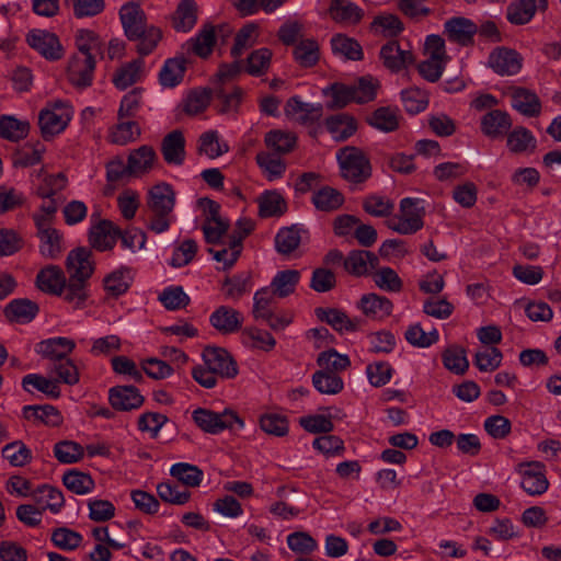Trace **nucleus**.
<instances>
[{
    "mask_svg": "<svg viewBox=\"0 0 561 561\" xmlns=\"http://www.w3.org/2000/svg\"><path fill=\"white\" fill-rule=\"evenodd\" d=\"M175 193L170 184L161 182L149 188L146 197L147 228L154 233L167 231L172 222Z\"/></svg>",
    "mask_w": 561,
    "mask_h": 561,
    "instance_id": "obj_1",
    "label": "nucleus"
},
{
    "mask_svg": "<svg viewBox=\"0 0 561 561\" xmlns=\"http://www.w3.org/2000/svg\"><path fill=\"white\" fill-rule=\"evenodd\" d=\"M341 176L350 183L359 184L371 176V164L365 152L352 146L340 149L336 153Z\"/></svg>",
    "mask_w": 561,
    "mask_h": 561,
    "instance_id": "obj_2",
    "label": "nucleus"
},
{
    "mask_svg": "<svg viewBox=\"0 0 561 561\" xmlns=\"http://www.w3.org/2000/svg\"><path fill=\"white\" fill-rule=\"evenodd\" d=\"M417 199L405 197L400 202L399 214L387 221L389 229L400 234H413L423 227L424 209Z\"/></svg>",
    "mask_w": 561,
    "mask_h": 561,
    "instance_id": "obj_3",
    "label": "nucleus"
},
{
    "mask_svg": "<svg viewBox=\"0 0 561 561\" xmlns=\"http://www.w3.org/2000/svg\"><path fill=\"white\" fill-rule=\"evenodd\" d=\"M193 420L197 426L206 433L218 434L226 428L231 430L233 424L244 426L243 420L232 410L226 409L217 413L207 409L198 408L193 412Z\"/></svg>",
    "mask_w": 561,
    "mask_h": 561,
    "instance_id": "obj_4",
    "label": "nucleus"
},
{
    "mask_svg": "<svg viewBox=\"0 0 561 561\" xmlns=\"http://www.w3.org/2000/svg\"><path fill=\"white\" fill-rule=\"evenodd\" d=\"M27 44L47 60H59L64 48L58 36L44 30H33L26 36Z\"/></svg>",
    "mask_w": 561,
    "mask_h": 561,
    "instance_id": "obj_5",
    "label": "nucleus"
},
{
    "mask_svg": "<svg viewBox=\"0 0 561 561\" xmlns=\"http://www.w3.org/2000/svg\"><path fill=\"white\" fill-rule=\"evenodd\" d=\"M70 122V113L61 103H56L54 108L42 110L38 124L45 139L61 133Z\"/></svg>",
    "mask_w": 561,
    "mask_h": 561,
    "instance_id": "obj_6",
    "label": "nucleus"
},
{
    "mask_svg": "<svg viewBox=\"0 0 561 561\" xmlns=\"http://www.w3.org/2000/svg\"><path fill=\"white\" fill-rule=\"evenodd\" d=\"M203 359L209 369L222 378H233L238 374L234 360L225 348L207 346L203 351Z\"/></svg>",
    "mask_w": 561,
    "mask_h": 561,
    "instance_id": "obj_7",
    "label": "nucleus"
},
{
    "mask_svg": "<svg viewBox=\"0 0 561 561\" xmlns=\"http://www.w3.org/2000/svg\"><path fill=\"white\" fill-rule=\"evenodd\" d=\"M76 348V342L71 339L57 336L41 341L35 346V352L50 364L62 362L69 358V355Z\"/></svg>",
    "mask_w": 561,
    "mask_h": 561,
    "instance_id": "obj_8",
    "label": "nucleus"
},
{
    "mask_svg": "<svg viewBox=\"0 0 561 561\" xmlns=\"http://www.w3.org/2000/svg\"><path fill=\"white\" fill-rule=\"evenodd\" d=\"M382 65L392 72H399L408 68L415 60L413 53L410 49H404L400 46L398 41H389L386 43L379 53Z\"/></svg>",
    "mask_w": 561,
    "mask_h": 561,
    "instance_id": "obj_9",
    "label": "nucleus"
},
{
    "mask_svg": "<svg viewBox=\"0 0 561 561\" xmlns=\"http://www.w3.org/2000/svg\"><path fill=\"white\" fill-rule=\"evenodd\" d=\"M95 60L93 56L73 55L68 66V80L78 89L91 85Z\"/></svg>",
    "mask_w": 561,
    "mask_h": 561,
    "instance_id": "obj_10",
    "label": "nucleus"
},
{
    "mask_svg": "<svg viewBox=\"0 0 561 561\" xmlns=\"http://www.w3.org/2000/svg\"><path fill=\"white\" fill-rule=\"evenodd\" d=\"M523 58L514 49L495 48L489 56L488 64L500 76H514L522 69Z\"/></svg>",
    "mask_w": 561,
    "mask_h": 561,
    "instance_id": "obj_11",
    "label": "nucleus"
},
{
    "mask_svg": "<svg viewBox=\"0 0 561 561\" xmlns=\"http://www.w3.org/2000/svg\"><path fill=\"white\" fill-rule=\"evenodd\" d=\"M548 9V0H516L506 8V19L514 25H525L537 12Z\"/></svg>",
    "mask_w": 561,
    "mask_h": 561,
    "instance_id": "obj_12",
    "label": "nucleus"
},
{
    "mask_svg": "<svg viewBox=\"0 0 561 561\" xmlns=\"http://www.w3.org/2000/svg\"><path fill=\"white\" fill-rule=\"evenodd\" d=\"M91 255V251L85 248H78L69 252L66 261L69 278L88 283L94 271Z\"/></svg>",
    "mask_w": 561,
    "mask_h": 561,
    "instance_id": "obj_13",
    "label": "nucleus"
},
{
    "mask_svg": "<svg viewBox=\"0 0 561 561\" xmlns=\"http://www.w3.org/2000/svg\"><path fill=\"white\" fill-rule=\"evenodd\" d=\"M285 114L302 125H313L322 117L323 108L321 104L306 103L293 96L285 105Z\"/></svg>",
    "mask_w": 561,
    "mask_h": 561,
    "instance_id": "obj_14",
    "label": "nucleus"
},
{
    "mask_svg": "<svg viewBox=\"0 0 561 561\" xmlns=\"http://www.w3.org/2000/svg\"><path fill=\"white\" fill-rule=\"evenodd\" d=\"M378 265V256L374 252L366 250H353L343 261L345 271L356 277L368 275Z\"/></svg>",
    "mask_w": 561,
    "mask_h": 561,
    "instance_id": "obj_15",
    "label": "nucleus"
},
{
    "mask_svg": "<svg viewBox=\"0 0 561 561\" xmlns=\"http://www.w3.org/2000/svg\"><path fill=\"white\" fill-rule=\"evenodd\" d=\"M119 16L128 39H136L148 27L145 12L134 2L124 4Z\"/></svg>",
    "mask_w": 561,
    "mask_h": 561,
    "instance_id": "obj_16",
    "label": "nucleus"
},
{
    "mask_svg": "<svg viewBox=\"0 0 561 561\" xmlns=\"http://www.w3.org/2000/svg\"><path fill=\"white\" fill-rule=\"evenodd\" d=\"M157 160V153L151 146L144 145L131 150L127 159L129 176L139 178L149 173Z\"/></svg>",
    "mask_w": 561,
    "mask_h": 561,
    "instance_id": "obj_17",
    "label": "nucleus"
},
{
    "mask_svg": "<svg viewBox=\"0 0 561 561\" xmlns=\"http://www.w3.org/2000/svg\"><path fill=\"white\" fill-rule=\"evenodd\" d=\"M477 32L478 26L471 20L462 16L451 18L444 25V33L448 39L462 46L472 44Z\"/></svg>",
    "mask_w": 561,
    "mask_h": 561,
    "instance_id": "obj_18",
    "label": "nucleus"
},
{
    "mask_svg": "<svg viewBox=\"0 0 561 561\" xmlns=\"http://www.w3.org/2000/svg\"><path fill=\"white\" fill-rule=\"evenodd\" d=\"M108 400L111 405L118 411L138 409L144 403V397L134 386H116L111 388Z\"/></svg>",
    "mask_w": 561,
    "mask_h": 561,
    "instance_id": "obj_19",
    "label": "nucleus"
},
{
    "mask_svg": "<svg viewBox=\"0 0 561 561\" xmlns=\"http://www.w3.org/2000/svg\"><path fill=\"white\" fill-rule=\"evenodd\" d=\"M242 314L229 307L219 306L209 317V322L221 334L238 332L242 327Z\"/></svg>",
    "mask_w": 561,
    "mask_h": 561,
    "instance_id": "obj_20",
    "label": "nucleus"
},
{
    "mask_svg": "<svg viewBox=\"0 0 561 561\" xmlns=\"http://www.w3.org/2000/svg\"><path fill=\"white\" fill-rule=\"evenodd\" d=\"M314 313L320 321L328 323L340 333L354 332L359 329L362 323L359 319H351L345 312L336 308L319 307L314 310Z\"/></svg>",
    "mask_w": 561,
    "mask_h": 561,
    "instance_id": "obj_21",
    "label": "nucleus"
},
{
    "mask_svg": "<svg viewBox=\"0 0 561 561\" xmlns=\"http://www.w3.org/2000/svg\"><path fill=\"white\" fill-rule=\"evenodd\" d=\"M161 153L168 164L181 165L185 160V139L179 129L169 133L161 142Z\"/></svg>",
    "mask_w": 561,
    "mask_h": 561,
    "instance_id": "obj_22",
    "label": "nucleus"
},
{
    "mask_svg": "<svg viewBox=\"0 0 561 561\" xmlns=\"http://www.w3.org/2000/svg\"><path fill=\"white\" fill-rule=\"evenodd\" d=\"M512 106L527 117H536L541 112V102L537 94L528 89L514 87L511 89Z\"/></svg>",
    "mask_w": 561,
    "mask_h": 561,
    "instance_id": "obj_23",
    "label": "nucleus"
},
{
    "mask_svg": "<svg viewBox=\"0 0 561 561\" xmlns=\"http://www.w3.org/2000/svg\"><path fill=\"white\" fill-rule=\"evenodd\" d=\"M66 277L57 265H48L42 268L36 276V286L39 290L60 296L65 287Z\"/></svg>",
    "mask_w": 561,
    "mask_h": 561,
    "instance_id": "obj_24",
    "label": "nucleus"
},
{
    "mask_svg": "<svg viewBox=\"0 0 561 561\" xmlns=\"http://www.w3.org/2000/svg\"><path fill=\"white\" fill-rule=\"evenodd\" d=\"M119 234L121 230L117 227L108 220H103L91 228L89 239L94 249L106 251L115 245Z\"/></svg>",
    "mask_w": 561,
    "mask_h": 561,
    "instance_id": "obj_25",
    "label": "nucleus"
},
{
    "mask_svg": "<svg viewBox=\"0 0 561 561\" xmlns=\"http://www.w3.org/2000/svg\"><path fill=\"white\" fill-rule=\"evenodd\" d=\"M512 127L508 113L501 110H491L481 118V130L490 138H497Z\"/></svg>",
    "mask_w": 561,
    "mask_h": 561,
    "instance_id": "obj_26",
    "label": "nucleus"
},
{
    "mask_svg": "<svg viewBox=\"0 0 561 561\" xmlns=\"http://www.w3.org/2000/svg\"><path fill=\"white\" fill-rule=\"evenodd\" d=\"M38 305L30 299L20 298L10 301L4 308V314L11 322L27 323L38 313Z\"/></svg>",
    "mask_w": 561,
    "mask_h": 561,
    "instance_id": "obj_27",
    "label": "nucleus"
},
{
    "mask_svg": "<svg viewBox=\"0 0 561 561\" xmlns=\"http://www.w3.org/2000/svg\"><path fill=\"white\" fill-rule=\"evenodd\" d=\"M197 21V4L194 0H181L171 15L172 27L176 32L191 31Z\"/></svg>",
    "mask_w": 561,
    "mask_h": 561,
    "instance_id": "obj_28",
    "label": "nucleus"
},
{
    "mask_svg": "<svg viewBox=\"0 0 561 561\" xmlns=\"http://www.w3.org/2000/svg\"><path fill=\"white\" fill-rule=\"evenodd\" d=\"M400 111L397 107L381 106L375 110L366 122L374 128L391 133L399 128Z\"/></svg>",
    "mask_w": 561,
    "mask_h": 561,
    "instance_id": "obj_29",
    "label": "nucleus"
},
{
    "mask_svg": "<svg viewBox=\"0 0 561 561\" xmlns=\"http://www.w3.org/2000/svg\"><path fill=\"white\" fill-rule=\"evenodd\" d=\"M325 127L334 140L345 141L357 130V123L353 116L341 113L329 116L325 119Z\"/></svg>",
    "mask_w": 561,
    "mask_h": 561,
    "instance_id": "obj_30",
    "label": "nucleus"
},
{
    "mask_svg": "<svg viewBox=\"0 0 561 561\" xmlns=\"http://www.w3.org/2000/svg\"><path fill=\"white\" fill-rule=\"evenodd\" d=\"M261 218L280 217L287 210L285 198L277 191H265L257 197Z\"/></svg>",
    "mask_w": 561,
    "mask_h": 561,
    "instance_id": "obj_31",
    "label": "nucleus"
},
{
    "mask_svg": "<svg viewBox=\"0 0 561 561\" xmlns=\"http://www.w3.org/2000/svg\"><path fill=\"white\" fill-rule=\"evenodd\" d=\"M528 469L523 472L522 488L530 495H540L545 493L549 486V482L541 471L539 462L527 465Z\"/></svg>",
    "mask_w": 561,
    "mask_h": 561,
    "instance_id": "obj_32",
    "label": "nucleus"
},
{
    "mask_svg": "<svg viewBox=\"0 0 561 561\" xmlns=\"http://www.w3.org/2000/svg\"><path fill=\"white\" fill-rule=\"evenodd\" d=\"M264 142L268 151L282 157L294 150L297 137L294 133L275 129L265 135Z\"/></svg>",
    "mask_w": 561,
    "mask_h": 561,
    "instance_id": "obj_33",
    "label": "nucleus"
},
{
    "mask_svg": "<svg viewBox=\"0 0 561 561\" xmlns=\"http://www.w3.org/2000/svg\"><path fill=\"white\" fill-rule=\"evenodd\" d=\"M329 12L339 23L357 24L364 16V11L348 0H332Z\"/></svg>",
    "mask_w": 561,
    "mask_h": 561,
    "instance_id": "obj_34",
    "label": "nucleus"
},
{
    "mask_svg": "<svg viewBox=\"0 0 561 561\" xmlns=\"http://www.w3.org/2000/svg\"><path fill=\"white\" fill-rule=\"evenodd\" d=\"M41 228L42 231L37 232L41 254L46 259H58L64 251L62 236L55 228L48 230L43 226Z\"/></svg>",
    "mask_w": 561,
    "mask_h": 561,
    "instance_id": "obj_35",
    "label": "nucleus"
},
{
    "mask_svg": "<svg viewBox=\"0 0 561 561\" xmlns=\"http://www.w3.org/2000/svg\"><path fill=\"white\" fill-rule=\"evenodd\" d=\"M305 232L304 229L296 225L282 228L275 237L276 251L283 255L291 254L298 249Z\"/></svg>",
    "mask_w": 561,
    "mask_h": 561,
    "instance_id": "obj_36",
    "label": "nucleus"
},
{
    "mask_svg": "<svg viewBox=\"0 0 561 561\" xmlns=\"http://www.w3.org/2000/svg\"><path fill=\"white\" fill-rule=\"evenodd\" d=\"M312 204L320 211H334L344 204L343 194L331 186H323L312 195Z\"/></svg>",
    "mask_w": 561,
    "mask_h": 561,
    "instance_id": "obj_37",
    "label": "nucleus"
},
{
    "mask_svg": "<svg viewBox=\"0 0 561 561\" xmlns=\"http://www.w3.org/2000/svg\"><path fill=\"white\" fill-rule=\"evenodd\" d=\"M142 68L144 60L135 59L118 68L113 75L112 82L117 89L125 90L140 79Z\"/></svg>",
    "mask_w": 561,
    "mask_h": 561,
    "instance_id": "obj_38",
    "label": "nucleus"
},
{
    "mask_svg": "<svg viewBox=\"0 0 561 561\" xmlns=\"http://www.w3.org/2000/svg\"><path fill=\"white\" fill-rule=\"evenodd\" d=\"M255 160L268 181L282 178L286 171L285 160L271 151L259 152Z\"/></svg>",
    "mask_w": 561,
    "mask_h": 561,
    "instance_id": "obj_39",
    "label": "nucleus"
},
{
    "mask_svg": "<svg viewBox=\"0 0 561 561\" xmlns=\"http://www.w3.org/2000/svg\"><path fill=\"white\" fill-rule=\"evenodd\" d=\"M299 279L300 272L297 270L280 271L271 283V291L279 298H285L295 291Z\"/></svg>",
    "mask_w": 561,
    "mask_h": 561,
    "instance_id": "obj_40",
    "label": "nucleus"
},
{
    "mask_svg": "<svg viewBox=\"0 0 561 561\" xmlns=\"http://www.w3.org/2000/svg\"><path fill=\"white\" fill-rule=\"evenodd\" d=\"M30 131L27 121H21L10 115L0 117V136L10 141H19L24 139Z\"/></svg>",
    "mask_w": 561,
    "mask_h": 561,
    "instance_id": "obj_41",
    "label": "nucleus"
},
{
    "mask_svg": "<svg viewBox=\"0 0 561 561\" xmlns=\"http://www.w3.org/2000/svg\"><path fill=\"white\" fill-rule=\"evenodd\" d=\"M331 47L334 54L350 60H362L363 49L359 43L343 34H336L331 39Z\"/></svg>",
    "mask_w": 561,
    "mask_h": 561,
    "instance_id": "obj_42",
    "label": "nucleus"
},
{
    "mask_svg": "<svg viewBox=\"0 0 561 561\" xmlns=\"http://www.w3.org/2000/svg\"><path fill=\"white\" fill-rule=\"evenodd\" d=\"M359 307L366 316L383 317L389 316L392 311V302L377 294H367L360 298Z\"/></svg>",
    "mask_w": 561,
    "mask_h": 561,
    "instance_id": "obj_43",
    "label": "nucleus"
},
{
    "mask_svg": "<svg viewBox=\"0 0 561 561\" xmlns=\"http://www.w3.org/2000/svg\"><path fill=\"white\" fill-rule=\"evenodd\" d=\"M184 72V58L168 59L159 73L160 83L163 87L173 88L182 81Z\"/></svg>",
    "mask_w": 561,
    "mask_h": 561,
    "instance_id": "obj_44",
    "label": "nucleus"
},
{
    "mask_svg": "<svg viewBox=\"0 0 561 561\" xmlns=\"http://www.w3.org/2000/svg\"><path fill=\"white\" fill-rule=\"evenodd\" d=\"M26 420H37L49 426H58L61 423V416L56 408L49 404L26 405L23 409Z\"/></svg>",
    "mask_w": 561,
    "mask_h": 561,
    "instance_id": "obj_45",
    "label": "nucleus"
},
{
    "mask_svg": "<svg viewBox=\"0 0 561 561\" xmlns=\"http://www.w3.org/2000/svg\"><path fill=\"white\" fill-rule=\"evenodd\" d=\"M65 486L76 494H88L94 489V481L90 474L79 470H69L62 477Z\"/></svg>",
    "mask_w": 561,
    "mask_h": 561,
    "instance_id": "obj_46",
    "label": "nucleus"
},
{
    "mask_svg": "<svg viewBox=\"0 0 561 561\" xmlns=\"http://www.w3.org/2000/svg\"><path fill=\"white\" fill-rule=\"evenodd\" d=\"M313 387L323 394H336L343 389V380L336 374L318 370L312 376Z\"/></svg>",
    "mask_w": 561,
    "mask_h": 561,
    "instance_id": "obj_47",
    "label": "nucleus"
},
{
    "mask_svg": "<svg viewBox=\"0 0 561 561\" xmlns=\"http://www.w3.org/2000/svg\"><path fill=\"white\" fill-rule=\"evenodd\" d=\"M352 88L354 89V102L364 104L376 99L380 82L371 76H364Z\"/></svg>",
    "mask_w": 561,
    "mask_h": 561,
    "instance_id": "obj_48",
    "label": "nucleus"
},
{
    "mask_svg": "<svg viewBox=\"0 0 561 561\" xmlns=\"http://www.w3.org/2000/svg\"><path fill=\"white\" fill-rule=\"evenodd\" d=\"M140 127L136 122H122L116 124L110 131L108 140L112 144L125 146L135 141L140 136Z\"/></svg>",
    "mask_w": 561,
    "mask_h": 561,
    "instance_id": "obj_49",
    "label": "nucleus"
},
{
    "mask_svg": "<svg viewBox=\"0 0 561 561\" xmlns=\"http://www.w3.org/2000/svg\"><path fill=\"white\" fill-rule=\"evenodd\" d=\"M295 60L305 68L314 66L319 60V45L314 39L300 41L294 49Z\"/></svg>",
    "mask_w": 561,
    "mask_h": 561,
    "instance_id": "obj_50",
    "label": "nucleus"
},
{
    "mask_svg": "<svg viewBox=\"0 0 561 561\" xmlns=\"http://www.w3.org/2000/svg\"><path fill=\"white\" fill-rule=\"evenodd\" d=\"M170 473L185 486L191 488L198 486L203 479V471L198 467L185 462L173 465Z\"/></svg>",
    "mask_w": 561,
    "mask_h": 561,
    "instance_id": "obj_51",
    "label": "nucleus"
},
{
    "mask_svg": "<svg viewBox=\"0 0 561 561\" xmlns=\"http://www.w3.org/2000/svg\"><path fill=\"white\" fill-rule=\"evenodd\" d=\"M215 44V30L213 26H204L196 37L187 42L188 49L202 58L210 55Z\"/></svg>",
    "mask_w": 561,
    "mask_h": 561,
    "instance_id": "obj_52",
    "label": "nucleus"
},
{
    "mask_svg": "<svg viewBox=\"0 0 561 561\" xmlns=\"http://www.w3.org/2000/svg\"><path fill=\"white\" fill-rule=\"evenodd\" d=\"M211 89H196L188 93L184 101L183 110L188 115H197L204 112L210 103Z\"/></svg>",
    "mask_w": 561,
    "mask_h": 561,
    "instance_id": "obj_53",
    "label": "nucleus"
},
{
    "mask_svg": "<svg viewBox=\"0 0 561 561\" xmlns=\"http://www.w3.org/2000/svg\"><path fill=\"white\" fill-rule=\"evenodd\" d=\"M325 95L331 96L328 107L331 110L343 108L351 102H354V89L344 83H333L323 90Z\"/></svg>",
    "mask_w": 561,
    "mask_h": 561,
    "instance_id": "obj_54",
    "label": "nucleus"
},
{
    "mask_svg": "<svg viewBox=\"0 0 561 561\" xmlns=\"http://www.w3.org/2000/svg\"><path fill=\"white\" fill-rule=\"evenodd\" d=\"M507 147L514 153H522L536 148V139L525 127H517L507 135Z\"/></svg>",
    "mask_w": 561,
    "mask_h": 561,
    "instance_id": "obj_55",
    "label": "nucleus"
},
{
    "mask_svg": "<svg viewBox=\"0 0 561 561\" xmlns=\"http://www.w3.org/2000/svg\"><path fill=\"white\" fill-rule=\"evenodd\" d=\"M36 501L53 513H58L65 504L62 492L50 485H42L35 492Z\"/></svg>",
    "mask_w": 561,
    "mask_h": 561,
    "instance_id": "obj_56",
    "label": "nucleus"
},
{
    "mask_svg": "<svg viewBox=\"0 0 561 561\" xmlns=\"http://www.w3.org/2000/svg\"><path fill=\"white\" fill-rule=\"evenodd\" d=\"M317 363L322 370L332 371V374L336 375L351 365L348 356L339 354L334 348L320 353Z\"/></svg>",
    "mask_w": 561,
    "mask_h": 561,
    "instance_id": "obj_57",
    "label": "nucleus"
},
{
    "mask_svg": "<svg viewBox=\"0 0 561 561\" xmlns=\"http://www.w3.org/2000/svg\"><path fill=\"white\" fill-rule=\"evenodd\" d=\"M198 151L202 154L215 159L228 152L229 146L226 142H220L217 131L210 130L201 135Z\"/></svg>",
    "mask_w": 561,
    "mask_h": 561,
    "instance_id": "obj_58",
    "label": "nucleus"
},
{
    "mask_svg": "<svg viewBox=\"0 0 561 561\" xmlns=\"http://www.w3.org/2000/svg\"><path fill=\"white\" fill-rule=\"evenodd\" d=\"M443 363L448 370L457 375L465 374L469 367L466 351L460 346H450L446 348L443 353Z\"/></svg>",
    "mask_w": 561,
    "mask_h": 561,
    "instance_id": "obj_59",
    "label": "nucleus"
},
{
    "mask_svg": "<svg viewBox=\"0 0 561 561\" xmlns=\"http://www.w3.org/2000/svg\"><path fill=\"white\" fill-rule=\"evenodd\" d=\"M250 280L251 276L248 274H239L232 277H227L222 284V290L226 298L231 300H239L250 290Z\"/></svg>",
    "mask_w": 561,
    "mask_h": 561,
    "instance_id": "obj_60",
    "label": "nucleus"
},
{
    "mask_svg": "<svg viewBox=\"0 0 561 561\" xmlns=\"http://www.w3.org/2000/svg\"><path fill=\"white\" fill-rule=\"evenodd\" d=\"M55 457L61 463H75L83 458V447L72 440H62L54 447Z\"/></svg>",
    "mask_w": 561,
    "mask_h": 561,
    "instance_id": "obj_61",
    "label": "nucleus"
},
{
    "mask_svg": "<svg viewBox=\"0 0 561 561\" xmlns=\"http://www.w3.org/2000/svg\"><path fill=\"white\" fill-rule=\"evenodd\" d=\"M375 284L382 290L399 293L403 283L398 273L391 267H381L373 274Z\"/></svg>",
    "mask_w": 561,
    "mask_h": 561,
    "instance_id": "obj_62",
    "label": "nucleus"
},
{
    "mask_svg": "<svg viewBox=\"0 0 561 561\" xmlns=\"http://www.w3.org/2000/svg\"><path fill=\"white\" fill-rule=\"evenodd\" d=\"M88 283L81 282L80 279L69 278L68 283H65V287L60 296L73 306V308H81L85 299L88 298L87 293Z\"/></svg>",
    "mask_w": 561,
    "mask_h": 561,
    "instance_id": "obj_63",
    "label": "nucleus"
},
{
    "mask_svg": "<svg viewBox=\"0 0 561 561\" xmlns=\"http://www.w3.org/2000/svg\"><path fill=\"white\" fill-rule=\"evenodd\" d=\"M256 28L253 23L244 25L236 35L234 44L231 48V55L234 58L240 57L244 50L252 47L256 42Z\"/></svg>",
    "mask_w": 561,
    "mask_h": 561,
    "instance_id": "obj_64",
    "label": "nucleus"
}]
</instances>
